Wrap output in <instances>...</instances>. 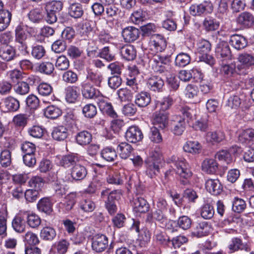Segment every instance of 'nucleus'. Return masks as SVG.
Segmentation results:
<instances>
[{
  "instance_id": "1",
  "label": "nucleus",
  "mask_w": 254,
  "mask_h": 254,
  "mask_svg": "<svg viewBox=\"0 0 254 254\" xmlns=\"http://www.w3.org/2000/svg\"><path fill=\"white\" fill-rule=\"evenodd\" d=\"M81 91L84 98L96 99L100 110L103 113L107 114L113 118L117 117V114L114 110L111 103L109 102L108 98L103 96L90 83L88 82H83L81 84Z\"/></svg>"
},
{
  "instance_id": "2",
  "label": "nucleus",
  "mask_w": 254,
  "mask_h": 254,
  "mask_svg": "<svg viewBox=\"0 0 254 254\" xmlns=\"http://www.w3.org/2000/svg\"><path fill=\"white\" fill-rule=\"evenodd\" d=\"M168 163L171 167H175L173 170L181 177L189 179L192 176L190 165L184 158L173 156L168 160Z\"/></svg>"
},
{
  "instance_id": "3",
  "label": "nucleus",
  "mask_w": 254,
  "mask_h": 254,
  "mask_svg": "<svg viewBox=\"0 0 254 254\" xmlns=\"http://www.w3.org/2000/svg\"><path fill=\"white\" fill-rule=\"evenodd\" d=\"M63 7V3L60 0H52L46 3L45 9L47 12L46 21L50 24L55 23L57 20V14Z\"/></svg>"
},
{
  "instance_id": "4",
  "label": "nucleus",
  "mask_w": 254,
  "mask_h": 254,
  "mask_svg": "<svg viewBox=\"0 0 254 254\" xmlns=\"http://www.w3.org/2000/svg\"><path fill=\"white\" fill-rule=\"evenodd\" d=\"M152 69L155 72L163 73L167 71L170 64V59L165 56L155 55L150 61Z\"/></svg>"
},
{
  "instance_id": "5",
  "label": "nucleus",
  "mask_w": 254,
  "mask_h": 254,
  "mask_svg": "<svg viewBox=\"0 0 254 254\" xmlns=\"http://www.w3.org/2000/svg\"><path fill=\"white\" fill-rule=\"evenodd\" d=\"M169 115L167 112H156L153 115L152 122L154 127L164 129L168 125Z\"/></svg>"
},
{
  "instance_id": "6",
  "label": "nucleus",
  "mask_w": 254,
  "mask_h": 254,
  "mask_svg": "<svg viewBox=\"0 0 254 254\" xmlns=\"http://www.w3.org/2000/svg\"><path fill=\"white\" fill-rule=\"evenodd\" d=\"M213 10V5L210 1H205L199 4H193L190 7V13L193 16L198 15L204 12L210 13Z\"/></svg>"
},
{
  "instance_id": "7",
  "label": "nucleus",
  "mask_w": 254,
  "mask_h": 254,
  "mask_svg": "<svg viewBox=\"0 0 254 254\" xmlns=\"http://www.w3.org/2000/svg\"><path fill=\"white\" fill-rule=\"evenodd\" d=\"M108 245L107 237L104 235H96L92 239V249L97 252L104 251Z\"/></svg>"
},
{
  "instance_id": "8",
  "label": "nucleus",
  "mask_w": 254,
  "mask_h": 254,
  "mask_svg": "<svg viewBox=\"0 0 254 254\" xmlns=\"http://www.w3.org/2000/svg\"><path fill=\"white\" fill-rule=\"evenodd\" d=\"M126 137L128 141L136 143L142 140L143 134L137 127L131 126L127 130Z\"/></svg>"
},
{
  "instance_id": "9",
  "label": "nucleus",
  "mask_w": 254,
  "mask_h": 254,
  "mask_svg": "<svg viewBox=\"0 0 254 254\" xmlns=\"http://www.w3.org/2000/svg\"><path fill=\"white\" fill-rule=\"evenodd\" d=\"M229 253H233L239 250L250 251V248L247 244H244L242 240L237 237L233 238L228 245Z\"/></svg>"
},
{
  "instance_id": "10",
  "label": "nucleus",
  "mask_w": 254,
  "mask_h": 254,
  "mask_svg": "<svg viewBox=\"0 0 254 254\" xmlns=\"http://www.w3.org/2000/svg\"><path fill=\"white\" fill-rule=\"evenodd\" d=\"M205 187L207 191L213 195L219 194L222 190V186L218 179H209L206 180Z\"/></svg>"
},
{
  "instance_id": "11",
  "label": "nucleus",
  "mask_w": 254,
  "mask_h": 254,
  "mask_svg": "<svg viewBox=\"0 0 254 254\" xmlns=\"http://www.w3.org/2000/svg\"><path fill=\"white\" fill-rule=\"evenodd\" d=\"M25 214L24 212L20 211L17 214L12 221V227L18 233L23 232L25 229Z\"/></svg>"
},
{
  "instance_id": "12",
  "label": "nucleus",
  "mask_w": 254,
  "mask_h": 254,
  "mask_svg": "<svg viewBox=\"0 0 254 254\" xmlns=\"http://www.w3.org/2000/svg\"><path fill=\"white\" fill-rule=\"evenodd\" d=\"M215 52L217 57L223 60L231 59V51L229 46L225 42H222L217 45Z\"/></svg>"
},
{
  "instance_id": "13",
  "label": "nucleus",
  "mask_w": 254,
  "mask_h": 254,
  "mask_svg": "<svg viewBox=\"0 0 254 254\" xmlns=\"http://www.w3.org/2000/svg\"><path fill=\"white\" fill-rule=\"evenodd\" d=\"M150 44V47L154 48L156 52L164 50L167 46L165 38L159 34H154L152 36Z\"/></svg>"
},
{
  "instance_id": "14",
  "label": "nucleus",
  "mask_w": 254,
  "mask_h": 254,
  "mask_svg": "<svg viewBox=\"0 0 254 254\" xmlns=\"http://www.w3.org/2000/svg\"><path fill=\"white\" fill-rule=\"evenodd\" d=\"M139 35L138 29L133 26H128L122 31V36L126 42H131L136 40Z\"/></svg>"
},
{
  "instance_id": "15",
  "label": "nucleus",
  "mask_w": 254,
  "mask_h": 254,
  "mask_svg": "<svg viewBox=\"0 0 254 254\" xmlns=\"http://www.w3.org/2000/svg\"><path fill=\"white\" fill-rule=\"evenodd\" d=\"M15 41L22 45L24 49H27L25 41L29 36L25 30V26L22 24L17 26L15 29Z\"/></svg>"
},
{
  "instance_id": "16",
  "label": "nucleus",
  "mask_w": 254,
  "mask_h": 254,
  "mask_svg": "<svg viewBox=\"0 0 254 254\" xmlns=\"http://www.w3.org/2000/svg\"><path fill=\"white\" fill-rule=\"evenodd\" d=\"M87 174L85 167L80 164L74 165L71 169V177L75 181L83 180Z\"/></svg>"
},
{
  "instance_id": "17",
  "label": "nucleus",
  "mask_w": 254,
  "mask_h": 254,
  "mask_svg": "<svg viewBox=\"0 0 254 254\" xmlns=\"http://www.w3.org/2000/svg\"><path fill=\"white\" fill-rule=\"evenodd\" d=\"M218 168V163L213 159L206 158L201 164L202 170L208 174H214Z\"/></svg>"
},
{
  "instance_id": "18",
  "label": "nucleus",
  "mask_w": 254,
  "mask_h": 254,
  "mask_svg": "<svg viewBox=\"0 0 254 254\" xmlns=\"http://www.w3.org/2000/svg\"><path fill=\"white\" fill-rule=\"evenodd\" d=\"M236 20L237 22L242 27H249L254 22V17L250 12L245 11L238 15Z\"/></svg>"
},
{
  "instance_id": "19",
  "label": "nucleus",
  "mask_w": 254,
  "mask_h": 254,
  "mask_svg": "<svg viewBox=\"0 0 254 254\" xmlns=\"http://www.w3.org/2000/svg\"><path fill=\"white\" fill-rule=\"evenodd\" d=\"M202 149L201 144L197 141L189 140L187 141L183 146L185 152L192 155L198 154Z\"/></svg>"
},
{
  "instance_id": "20",
  "label": "nucleus",
  "mask_w": 254,
  "mask_h": 254,
  "mask_svg": "<svg viewBox=\"0 0 254 254\" xmlns=\"http://www.w3.org/2000/svg\"><path fill=\"white\" fill-rule=\"evenodd\" d=\"M186 128V122L181 117H176L172 123V131L177 135H181Z\"/></svg>"
},
{
  "instance_id": "21",
  "label": "nucleus",
  "mask_w": 254,
  "mask_h": 254,
  "mask_svg": "<svg viewBox=\"0 0 254 254\" xmlns=\"http://www.w3.org/2000/svg\"><path fill=\"white\" fill-rule=\"evenodd\" d=\"M133 210L136 212L145 213L149 210V204L142 197H136L132 201Z\"/></svg>"
},
{
  "instance_id": "22",
  "label": "nucleus",
  "mask_w": 254,
  "mask_h": 254,
  "mask_svg": "<svg viewBox=\"0 0 254 254\" xmlns=\"http://www.w3.org/2000/svg\"><path fill=\"white\" fill-rule=\"evenodd\" d=\"M16 52L14 47L6 45L0 49V57L5 61H10L15 57Z\"/></svg>"
},
{
  "instance_id": "23",
  "label": "nucleus",
  "mask_w": 254,
  "mask_h": 254,
  "mask_svg": "<svg viewBox=\"0 0 254 254\" xmlns=\"http://www.w3.org/2000/svg\"><path fill=\"white\" fill-rule=\"evenodd\" d=\"M230 43L234 48L238 50L245 48L248 44L246 39L244 36L238 34L231 36Z\"/></svg>"
},
{
  "instance_id": "24",
  "label": "nucleus",
  "mask_w": 254,
  "mask_h": 254,
  "mask_svg": "<svg viewBox=\"0 0 254 254\" xmlns=\"http://www.w3.org/2000/svg\"><path fill=\"white\" fill-rule=\"evenodd\" d=\"M238 60L242 68H248L254 65V56L247 53L239 55Z\"/></svg>"
},
{
  "instance_id": "25",
  "label": "nucleus",
  "mask_w": 254,
  "mask_h": 254,
  "mask_svg": "<svg viewBox=\"0 0 254 254\" xmlns=\"http://www.w3.org/2000/svg\"><path fill=\"white\" fill-rule=\"evenodd\" d=\"M148 87L154 91H160L162 89L164 82L163 79L157 76H152L147 81Z\"/></svg>"
},
{
  "instance_id": "26",
  "label": "nucleus",
  "mask_w": 254,
  "mask_h": 254,
  "mask_svg": "<svg viewBox=\"0 0 254 254\" xmlns=\"http://www.w3.org/2000/svg\"><path fill=\"white\" fill-rule=\"evenodd\" d=\"M37 208L39 211L50 214L53 211V203L49 197L41 198L37 203Z\"/></svg>"
},
{
  "instance_id": "27",
  "label": "nucleus",
  "mask_w": 254,
  "mask_h": 254,
  "mask_svg": "<svg viewBox=\"0 0 254 254\" xmlns=\"http://www.w3.org/2000/svg\"><path fill=\"white\" fill-rule=\"evenodd\" d=\"M151 101L150 94L146 92H141L135 96V103L140 107L147 106Z\"/></svg>"
},
{
  "instance_id": "28",
  "label": "nucleus",
  "mask_w": 254,
  "mask_h": 254,
  "mask_svg": "<svg viewBox=\"0 0 254 254\" xmlns=\"http://www.w3.org/2000/svg\"><path fill=\"white\" fill-rule=\"evenodd\" d=\"M122 56L127 61L133 60L136 57V51L133 46L127 45L123 46L120 51Z\"/></svg>"
},
{
  "instance_id": "29",
  "label": "nucleus",
  "mask_w": 254,
  "mask_h": 254,
  "mask_svg": "<svg viewBox=\"0 0 254 254\" xmlns=\"http://www.w3.org/2000/svg\"><path fill=\"white\" fill-rule=\"evenodd\" d=\"M92 139V134L89 131L86 130L81 131L76 135L77 143L81 146L89 144L91 141Z\"/></svg>"
},
{
  "instance_id": "30",
  "label": "nucleus",
  "mask_w": 254,
  "mask_h": 254,
  "mask_svg": "<svg viewBox=\"0 0 254 254\" xmlns=\"http://www.w3.org/2000/svg\"><path fill=\"white\" fill-rule=\"evenodd\" d=\"M52 135L54 139L61 141L65 139L67 137L68 133L65 127L60 126L54 128Z\"/></svg>"
},
{
  "instance_id": "31",
  "label": "nucleus",
  "mask_w": 254,
  "mask_h": 254,
  "mask_svg": "<svg viewBox=\"0 0 254 254\" xmlns=\"http://www.w3.org/2000/svg\"><path fill=\"white\" fill-rule=\"evenodd\" d=\"M225 139V135L221 131H211L205 135V139L208 143L220 142Z\"/></svg>"
},
{
  "instance_id": "32",
  "label": "nucleus",
  "mask_w": 254,
  "mask_h": 254,
  "mask_svg": "<svg viewBox=\"0 0 254 254\" xmlns=\"http://www.w3.org/2000/svg\"><path fill=\"white\" fill-rule=\"evenodd\" d=\"M3 106L6 111H16L19 108V102L16 99L8 97L5 98L3 103Z\"/></svg>"
},
{
  "instance_id": "33",
  "label": "nucleus",
  "mask_w": 254,
  "mask_h": 254,
  "mask_svg": "<svg viewBox=\"0 0 254 254\" xmlns=\"http://www.w3.org/2000/svg\"><path fill=\"white\" fill-rule=\"evenodd\" d=\"M117 149L120 157L124 159L128 158L132 151L131 146L127 142L119 144Z\"/></svg>"
},
{
  "instance_id": "34",
  "label": "nucleus",
  "mask_w": 254,
  "mask_h": 254,
  "mask_svg": "<svg viewBox=\"0 0 254 254\" xmlns=\"http://www.w3.org/2000/svg\"><path fill=\"white\" fill-rule=\"evenodd\" d=\"M45 184L44 180L42 177L38 176L32 177L28 182L29 187L39 191L42 190Z\"/></svg>"
},
{
  "instance_id": "35",
  "label": "nucleus",
  "mask_w": 254,
  "mask_h": 254,
  "mask_svg": "<svg viewBox=\"0 0 254 254\" xmlns=\"http://www.w3.org/2000/svg\"><path fill=\"white\" fill-rule=\"evenodd\" d=\"M11 14L8 10L0 12V31L4 30L9 25Z\"/></svg>"
},
{
  "instance_id": "36",
  "label": "nucleus",
  "mask_w": 254,
  "mask_h": 254,
  "mask_svg": "<svg viewBox=\"0 0 254 254\" xmlns=\"http://www.w3.org/2000/svg\"><path fill=\"white\" fill-rule=\"evenodd\" d=\"M27 223L32 228H37L41 224V219L39 216L34 213L24 212Z\"/></svg>"
},
{
  "instance_id": "37",
  "label": "nucleus",
  "mask_w": 254,
  "mask_h": 254,
  "mask_svg": "<svg viewBox=\"0 0 254 254\" xmlns=\"http://www.w3.org/2000/svg\"><path fill=\"white\" fill-rule=\"evenodd\" d=\"M79 93L74 86H68L65 89V99L67 102L75 103L78 97Z\"/></svg>"
},
{
  "instance_id": "38",
  "label": "nucleus",
  "mask_w": 254,
  "mask_h": 254,
  "mask_svg": "<svg viewBox=\"0 0 254 254\" xmlns=\"http://www.w3.org/2000/svg\"><path fill=\"white\" fill-rule=\"evenodd\" d=\"M75 194L74 193H70L65 197L63 202L59 204V206L65 210L69 211L73 206L75 202Z\"/></svg>"
},
{
  "instance_id": "39",
  "label": "nucleus",
  "mask_w": 254,
  "mask_h": 254,
  "mask_svg": "<svg viewBox=\"0 0 254 254\" xmlns=\"http://www.w3.org/2000/svg\"><path fill=\"white\" fill-rule=\"evenodd\" d=\"M30 116H28L24 114H19L15 115L12 120L14 125L20 127H25L30 120Z\"/></svg>"
},
{
  "instance_id": "40",
  "label": "nucleus",
  "mask_w": 254,
  "mask_h": 254,
  "mask_svg": "<svg viewBox=\"0 0 254 254\" xmlns=\"http://www.w3.org/2000/svg\"><path fill=\"white\" fill-rule=\"evenodd\" d=\"M153 239L158 244L163 246L168 245L170 243V239L167 235L159 230H155Z\"/></svg>"
},
{
  "instance_id": "41",
  "label": "nucleus",
  "mask_w": 254,
  "mask_h": 254,
  "mask_svg": "<svg viewBox=\"0 0 254 254\" xmlns=\"http://www.w3.org/2000/svg\"><path fill=\"white\" fill-rule=\"evenodd\" d=\"M254 137V129L243 130L239 135V140L242 143L248 144Z\"/></svg>"
},
{
  "instance_id": "42",
  "label": "nucleus",
  "mask_w": 254,
  "mask_h": 254,
  "mask_svg": "<svg viewBox=\"0 0 254 254\" xmlns=\"http://www.w3.org/2000/svg\"><path fill=\"white\" fill-rule=\"evenodd\" d=\"M208 229L209 227L206 223L202 222L197 224L192 233L197 237H202L207 235Z\"/></svg>"
},
{
  "instance_id": "43",
  "label": "nucleus",
  "mask_w": 254,
  "mask_h": 254,
  "mask_svg": "<svg viewBox=\"0 0 254 254\" xmlns=\"http://www.w3.org/2000/svg\"><path fill=\"white\" fill-rule=\"evenodd\" d=\"M78 161V157L76 155H68L63 156L60 161V164L64 168H68L75 165Z\"/></svg>"
},
{
  "instance_id": "44",
  "label": "nucleus",
  "mask_w": 254,
  "mask_h": 254,
  "mask_svg": "<svg viewBox=\"0 0 254 254\" xmlns=\"http://www.w3.org/2000/svg\"><path fill=\"white\" fill-rule=\"evenodd\" d=\"M154 161H148L146 168V174L150 178H153L159 173L160 171V164Z\"/></svg>"
},
{
  "instance_id": "45",
  "label": "nucleus",
  "mask_w": 254,
  "mask_h": 254,
  "mask_svg": "<svg viewBox=\"0 0 254 254\" xmlns=\"http://www.w3.org/2000/svg\"><path fill=\"white\" fill-rule=\"evenodd\" d=\"M211 49L210 43L204 39L199 40L197 43V51L201 55L209 53Z\"/></svg>"
},
{
  "instance_id": "46",
  "label": "nucleus",
  "mask_w": 254,
  "mask_h": 254,
  "mask_svg": "<svg viewBox=\"0 0 254 254\" xmlns=\"http://www.w3.org/2000/svg\"><path fill=\"white\" fill-rule=\"evenodd\" d=\"M192 127L195 130L206 131L208 128V120L206 117L197 119L192 124Z\"/></svg>"
},
{
  "instance_id": "47",
  "label": "nucleus",
  "mask_w": 254,
  "mask_h": 254,
  "mask_svg": "<svg viewBox=\"0 0 254 254\" xmlns=\"http://www.w3.org/2000/svg\"><path fill=\"white\" fill-rule=\"evenodd\" d=\"M55 66L59 70H67L69 66V61L65 56H60L56 61Z\"/></svg>"
},
{
  "instance_id": "48",
  "label": "nucleus",
  "mask_w": 254,
  "mask_h": 254,
  "mask_svg": "<svg viewBox=\"0 0 254 254\" xmlns=\"http://www.w3.org/2000/svg\"><path fill=\"white\" fill-rule=\"evenodd\" d=\"M56 236V231L51 227H45L41 231L40 236L45 240L51 241Z\"/></svg>"
},
{
  "instance_id": "49",
  "label": "nucleus",
  "mask_w": 254,
  "mask_h": 254,
  "mask_svg": "<svg viewBox=\"0 0 254 254\" xmlns=\"http://www.w3.org/2000/svg\"><path fill=\"white\" fill-rule=\"evenodd\" d=\"M102 157L107 161H113L117 158V153L115 149L107 147L104 148L101 153Z\"/></svg>"
},
{
  "instance_id": "50",
  "label": "nucleus",
  "mask_w": 254,
  "mask_h": 254,
  "mask_svg": "<svg viewBox=\"0 0 254 254\" xmlns=\"http://www.w3.org/2000/svg\"><path fill=\"white\" fill-rule=\"evenodd\" d=\"M190 61V56L184 53L179 54L175 59V64L180 67H184L188 65Z\"/></svg>"
},
{
  "instance_id": "51",
  "label": "nucleus",
  "mask_w": 254,
  "mask_h": 254,
  "mask_svg": "<svg viewBox=\"0 0 254 254\" xmlns=\"http://www.w3.org/2000/svg\"><path fill=\"white\" fill-rule=\"evenodd\" d=\"M44 115L47 118L54 119L62 115V111L57 107L50 106L45 109Z\"/></svg>"
},
{
  "instance_id": "52",
  "label": "nucleus",
  "mask_w": 254,
  "mask_h": 254,
  "mask_svg": "<svg viewBox=\"0 0 254 254\" xmlns=\"http://www.w3.org/2000/svg\"><path fill=\"white\" fill-rule=\"evenodd\" d=\"M69 243L65 240H62L55 243L52 247L59 254H65L69 247Z\"/></svg>"
},
{
  "instance_id": "53",
  "label": "nucleus",
  "mask_w": 254,
  "mask_h": 254,
  "mask_svg": "<svg viewBox=\"0 0 254 254\" xmlns=\"http://www.w3.org/2000/svg\"><path fill=\"white\" fill-rule=\"evenodd\" d=\"M68 13L71 17L75 18H78L82 15L83 10L80 4L73 3L69 8Z\"/></svg>"
},
{
  "instance_id": "54",
  "label": "nucleus",
  "mask_w": 254,
  "mask_h": 254,
  "mask_svg": "<svg viewBox=\"0 0 254 254\" xmlns=\"http://www.w3.org/2000/svg\"><path fill=\"white\" fill-rule=\"evenodd\" d=\"M215 158L227 164L231 163L233 161L230 152L227 150H222L218 151L215 154Z\"/></svg>"
},
{
  "instance_id": "55",
  "label": "nucleus",
  "mask_w": 254,
  "mask_h": 254,
  "mask_svg": "<svg viewBox=\"0 0 254 254\" xmlns=\"http://www.w3.org/2000/svg\"><path fill=\"white\" fill-rule=\"evenodd\" d=\"M62 80L66 83L73 84L77 81L78 76L76 73L71 70H68L63 73Z\"/></svg>"
},
{
  "instance_id": "56",
  "label": "nucleus",
  "mask_w": 254,
  "mask_h": 254,
  "mask_svg": "<svg viewBox=\"0 0 254 254\" xmlns=\"http://www.w3.org/2000/svg\"><path fill=\"white\" fill-rule=\"evenodd\" d=\"M11 163V155L9 150H2L0 154V163L2 167L9 166Z\"/></svg>"
},
{
  "instance_id": "57",
  "label": "nucleus",
  "mask_w": 254,
  "mask_h": 254,
  "mask_svg": "<svg viewBox=\"0 0 254 254\" xmlns=\"http://www.w3.org/2000/svg\"><path fill=\"white\" fill-rule=\"evenodd\" d=\"M203 26L206 31H214L219 27V22L210 17L206 18L203 22Z\"/></svg>"
},
{
  "instance_id": "58",
  "label": "nucleus",
  "mask_w": 254,
  "mask_h": 254,
  "mask_svg": "<svg viewBox=\"0 0 254 254\" xmlns=\"http://www.w3.org/2000/svg\"><path fill=\"white\" fill-rule=\"evenodd\" d=\"M173 102V99L170 96H167L164 97L161 101H159L157 103V106L159 108L160 111L166 112L165 111L172 106Z\"/></svg>"
},
{
  "instance_id": "59",
  "label": "nucleus",
  "mask_w": 254,
  "mask_h": 254,
  "mask_svg": "<svg viewBox=\"0 0 254 254\" xmlns=\"http://www.w3.org/2000/svg\"><path fill=\"white\" fill-rule=\"evenodd\" d=\"M82 113L86 118H93L97 114L96 107L92 104H86L82 108Z\"/></svg>"
},
{
  "instance_id": "60",
  "label": "nucleus",
  "mask_w": 254,
  "mask_h": 254,
  "mask_svg": "<svg viewBox=\"0 0 254 254\" xmlns=\"http://www.w3.org/2000/svg\"><path fill=\"white\" fill-rule=\"evenodd\" d=\"M79 207L85 212H92L95 208V203L90 199H85L82 200L79 203Z\"/></svg>"
},
{
  "instance_id": "61",
  "label": "nucleus",
  "mask_w": 254,
  "mask_h": 254,
  "mask_svg": "<svg viewBox=\"0 0 254 254\" xmlns=\"http://www.w3.org/2000/svg\"><path fill=\"white\" fill-rule=\"evenodd\" d=\"M214 214L213 207L209 204H205L202 206L201 209V216L206 219L211 218Z\"/></svg>"
},
{
  "instance_id": "62",
  "label": "nucleus",
  "mask_w": 254,
  "mask_h": 254,
  "mask_svg": "<svg viewBox=\"0 0 254 254\" xmlns=\"http://www.w3.org/2000/svg\"><path fill=\"white\" fill-rule=\"evenodd\" d=\"M245 201L241 198L235 197L233 201L232 208L233 210L237 213H240L246 208Z\"/></svg>"
},
{
  "instance_id": "63",
  "label": "nucleus",
  "mask_w": 254,
  "mask_h": 254,
  "mask_svg": "<svg viewBox=\"0 0 254 254\" xmlns=\"http://www.w3.org/2000/svg\"><path fill=\"white\" fill-rule=\"evenodd\" d=\"M152 218L162 224V227H166V224L168 221L164 216V211L157 209L152 214Z\"/></svg>"
},
{
  "instance_id": "64",
  "label": "nucleus",
  "mask_w": 254,
  "mask_h": 254,
  "mask_svg": "<svg viewBox=\"0 0 254 254\" xmlns=\"http://www.w3.org/2000/svg\"><path fill=\"white\" fill-rule=\"evenodd\" d=\"M87 78L88 80L98 86L100 85L103 79L102 75L99 72H91L88 73Z\"/></svg>"
}]
</instances>
